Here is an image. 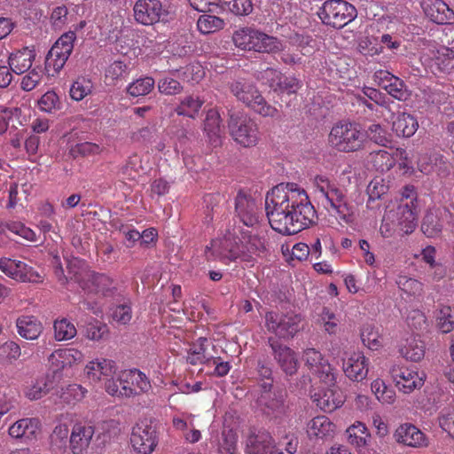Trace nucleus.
Masks as SVG:
<instances>
[{"label": "nucleus", "instance_id": "obj_1", "mask_svg": "<svg viewBox=\"0 0 454 454\" xmlns=\"http://www.w3.org/2000/svg\"><path fill=\"white\" fill-rule=\"evenodd\" d=\"M265 210L270 227L294 235L315 223L317 213L307 192L296 184H279L268 192Z\"/></svg>", "mask_w": 454, "mask_h": 454}, {"label": "nucleus", "instance_id": "obj_2", "mask_svg": "<svg viewBox=\"0 0 454 454\" xmlns=\"http://www.w3.org/2000/svg\"><path fill=\"white\" fill-rule=\"evenodd\" d=\"M315 193L325 208L333 213L340 220L350 223L354 220V208L348 202L345 191L325 176H316Z\"/></svg>", "mask_w": 454, "mask_h": 454}, {"label": "nucleus", "instance_id": "obj_3", "mask_svg": "<svg viewBox=\"0 0 454 454\" xmlns=\"http://www.w3.org/2000/svg\"><path fill=\"white\" fill-rule=\"evenodd\" d=\"M70 280L76 282L88 293L101 294L105 297L114 296L117 292V283L110 276L88 269L84 262L74 259L67 265Z\"/></svg>", "mask_w": 454, "mask_h": 454}, {"label": "nucleus", "instance_id": "obj_4", "mask_svg": "<svg viewBox=\"0 0 454 454\" xmlns=\"http://www.w3.org/2000/svg\"><path fill=\"white\" fill-rule=\"evenodd\" d=\"M229 88L238 101L242 102L255 114L270 118L278 115V110L266 101L252 82L239 79L231 82Z\"/></svg>", "mask_w": 454, "mask_h": 454}, {"label": "nucleus", "instance_id": "obj_5", "mask_svg": "<svg viewBox=\"0 0 454 454\" xmlns=\"http://www.w3.org/2000/svg\"><path fill=\"white\" fill-rule=\"evenodd\" d=\"M328 141L333 148L340 152H356L363 148L366 141V134L359 124L339 122L332 128Z\"/></svg>", "mask_w": 454, "mask_h": 454}, {"label": "nucleus", "instance_id": "obj_6", "mask_svg": "<svg viewBox=\"0 0 454 454\" xmlns=\"http://www.w3.org/2000/svg\"><path fill=\"white\" fill-rule=\"evenodd\" d=\"M356 14L355 6L345 0H327L317 12L325 25L338 29L355 20Z\"/></svg>", "mask_w": 454, "mask_h": 454}, {"label": "nucleus", "instance_id": "obj_7", "mask_svg": "<svg viewBox=\"0 0 454 454\" xmlns=\"http://www.w3.org/2000/svg\"><path fill=\"white\" fill-rule=\"evenodd\" d=\"M135 20L144 26L168 23L175 15L160 0H137L133 7Z\"/></svg>", "mask_w": 454, "mask_h": 454}, {"label": "nucleus", "instance_id": "obj_8", "mask_svg": "<svg viewBox=\"0 0 454 454\" xmlns=\"http://www.w3.org/2000/svg\"><path fill=\"white\" fill-rule=\"evenodd\" d=\"M264 318L267 330L279 339H292L300 331L301 317L294 312L269 311Z\"/></svg>", "mask_w": 454, "mask_h": 454}, {"label": "nucleus", "instance_id": "obj_9", "mask_svg": "<svg viewBox=\"0 0 454 454\" xmlns=\"http://www.w3.org/2000/svg\"><path fill=\"white\" fill-rule=\"evenodd\" d=\"M228 126L231 137L243 147L255 146L260 140L259 127L249 117L232 114L230 117Z\"/></svg>", "mask_w": 454, "mask_h": 454}, {"label": "nucleus", "instance_id": "obj_10", "mask_svg": "<svg viewBox=\"0 0 454 454\" xmlns=\"http://www.w3.org/2000/svg\"><path fill=\"white\" fill-rule=\"evenodd\" d=\"M302 361L308 370L329 387H334L336 374L328 359L317 349L309 348L303 350Z\"/></svg>", "mask_w": 454, "mask_h": 454}, {"label": "nucleus", "instance_id": "obj_11", "mask_svg": "<svg viewBox=\"0 0 454 454\" xmlns=\"http://www.w3.org/2000/svg\"><path fill=\"white\" fill-rule=\"evenodd\" d=\"M245 250L242 244L235 239H223L212 240L210 246L205 249V256L207 261L219 259L220 261H235L240 258L243 261Z\"/></svg>", "mask_w": 454, "mask_h": 454}, {"label": "nucleus", "instance_id": "obj_12", "mask_svg": "<svg viewBox=\"0 0 454 454\" xmlns=\"http://www.w3.org/2000/svg\"><path fill=\"white\" fill-rule=\"evenodd\" d=\"M130 442L135 451L151 454L158 444V435L154 427L146 421L137 423L130 435Z\"/></svg>", "mask_w": 454, "mask_h": 454}, {"label": "nucleus", "instance_id": "obj_13", "mask_svg": "<svg viewBox=\"0 0 454 454\" xmlns=\"http://www.w3.org/2000/svg\"><path fill=\"white\" fill-rule=\"evenodd\" d=\"M407 159V153L402 148L380 149L371 152L367 156V164L379 172L390 170L397 162Z\"/></svg>", "mask_w": 454, "mask_h": 454}, {"label": "nucleus", "instance_id": "obj_14", "mask_svg": "<svg viewBox=\"0 0 454 454\" xmlns=\"http://www.w3.org/2000/svg\"><path fill=\"white\" fill-rule=\"evenodd\" d=\"M0 270L8 277L20 282L40 283L43 277L27 263L9 258L0 259Z\"/></svg>", "mask_w": 454, "mask_h": 454}, {"label": "nucleus", "instance_id": "obj_15", "mask_svg": "<svg viewBox=\"0 0 454 454\" xmlns=\"http://www.w3.org/2000/svg\"><path fill=\"white\" fill-rule=\"evenodd\" d=\"M395 386L404 394H410L415 389H419L425 382L424 374L418 371L405 367L396 366L391 371Z\"/></svg>", "mask_w": 454, "mask_h": 454}, {"label": "nucleus", "instance_id": "obj_16", "mask_svg": "<svg viewBox=\"0 0 454 454\" xmlns=\"http://www.w3.org/2000/svg\"><path fill=\"white\" fill-rule=\"evenodd\" d=\"M274 359L282 371L287 375H294L298 370V359L295 352L286 345L280 343L276 338L268 339Z\"/></svg>", "mask_w": 454, "mask_h": 454}, {"label": "nucleus", "instance_id": "obj_17", "mask_svg": "<svg viewBox=\"0 0 454 454\" xmlns=\"http://www.w3.org/2000/svg\"><path fill=\"white\" fill-rule=\"evenodd\" d=\"M452 217L451 212L446 207L429 209L421 224V231L428 238L439 236L443 229L445 221Z\"/></svg>", "mask_w": 454, "mask_h": 454}, {"label": "nucleus", "instance_id": "obj_18", "mask_svg": "<svg viewBox=\"0 0 454 454\" xmlns=\"http://www.w3.org/2000/svg\"><path fill=\"white\" fill-rule=\"evenodd\" d=\"M394 438L398 443L412 448L427 446L426 434L411 423L400 425L394 433Z\"/></svg>", "mask_w": 454, "mask_h": 454}, {"label": "nucleus", "instance_id": "obj_19", "mask_svg": "<svg viewBox=\"0 0 454 454\" xmlns=\"http://www.w3.org/2000/svg\"><path fill=\"white\" fill-rule=\"evenodd\" d=\"M115 372V362L102 357L90 361L84 368L87 378L94 383H102L105 380H109V377L114 376Z\"/></svg>", "mask_w": 454, "mask_h": 454}, {"label": "nucleus", "instance_id": "obj_20", "mask_svg": "<svg viewBox=\"0 0 454 454\" xmlns=\"http://www.w3.org/2000/svg\"><path fill=\"white\" fill-rule=\"evenodd\" d=\"M235 212L239 220L247 226H254L258 223L255 201L243 191H239L235 198Z\"/></svg>", "mask_w": 454, "mask_h": 454}, {"label": "nucleus", "instance_id": "obj_21", "mask_svg": "<svg viewBox=\"0 0 454 454\" xmlns=\"http://www.w3.org/2000/svg\"><path fill=\"white\" fill-rule=\"evenodd\" d=\"M286 398V392L283 389H278L272 393L262 394L258 402L265 414L279 418L285 415L287 410Z\"/></svg>", "mask_w": 454, "mask_h": 454}, {"label": "nucleus", "instance_id": "obj_22", "mask_svg": "<svg viewBox=\"0 0 454 454\" xmlns=\"http://www.w3.org/2000/svg\"><path fill=\"white\" fill-rule=\"evenodd\" d=\"M421 6L433 22L441 25L454 23V12L442 0H424Z\"/></svg>", "mask_w": 454, "mask_h": 454}, {"label": "nucleus", "instance_id": "obj_23", "mask_svg": "<svg viewBox=\"0 0 454 454\" xmlns=\"http://www.w3.org/2000/svg\"><path fill=\"white\" fill-rule=\"evenodd\" d=\"M95 434L93 426L75 424L69 437V448L73 454H83L89 448Z\"/></svg>", "mask_w": 454, "mask_h": 454}, {"label": "nucleus", "instance_id": "obj_24", "mask_svg": "<svg viewBox=\"0 0 454 454\" xmlns=\"http://www.w3.org/2000/svg\"><path fill=\"white\" fill-rule=\"evenodd\" d=\"M342 369L349 380L360 382L368 374V359L362 352H353L343 361Z\"/></svg>", "mask_w": 454, "mask_h": 454}, {"label": "nucleus", "instance_id": "obj_25", "mask_svg": "<svg viewBox=\"0 0 454 454\" xmlns=\"http://www.w3.org/2000/svg\"><path fill=\"white\" fill-rule=\"evenodd\" d=\"M121 384L129 386L132 390V396L147 393L151 390L152 386L148 377L138 369H129L121 371L119 374Z\"/></svg>", "mask_w": 454, "mask_h": 454}, {"label": "nucleus", "instance_id": "obj_26", "mask_svg": "<svg viewBox=\"0 0 454 454\" xmlns=\"http://www.w3.org/2000/svg\"><path fill=\"white\" fill-rule=\"evenodd\" d=\"M41 431V422L36 418H25L17 420L8 430L9 435L12 438L33 440L37 437Z\"/></svg>", "mask_w": 454, "mask_h": 454}, {"label": "nucleus", "instance_id": "obj_27", "mask_svg": "<svg viewBox=\"0 0 454 454\" xmlns=\"http://www.w3.org/2000/svg\"><path fill=\"white\" fill-rule=\"evenodd\" d=\"M83 358L84 356L82 351L76 348H61L55 350L50 355L49 363L55 371H59L79 364Z\"/></svg>", "mask_w": 454, "mask_h": 454}, {"label": "nucleus", "instance_id": "obj_28", "mask_svg": "<svg viewBox=\"0 0 454 454\" xmlns=\"http://www.w3.org/2000/svg\"><path fill=\"white\" fill-rule=\"evenodd\" d=\"M317 406L325 412H332L344 403L342 393L333 387H328L315 393L312 396Z\"/></svg>", "mask_w": 454, "mask_h": 454}, {"label": "nucleus", "instance_id": "obj_29", "mask_svg": "<svg viewBox=\"0 0 454 454\" xmlns=\"http://www.w3.org/2000/svg\"><path fill=\"white\" fill-rule=\"evenodd\" d=\"M272 446V437L265 430L253 429L247 435L246 447L247 454H267Z\"/></svg>", "mask_w": 454, "mask_h": 454}, {"label": "nucleus", "instance_id": "obj_30", "mask_svg": "<svg viewBox=\"0 0 454 454\" xmlns=\"http://www.w3.org/2000/svg\"><path fill=\"white\" fill-rule=\"evenodd\" d=\"M209 344L206 337H200L192 342L187 350L186 362L192 365L210 364L213 356L207 352Z\"/></svg>", "mask_w": 454, "mask_h": 454}, {"label": "nucleus", "instance_id": "obj_31", "mask_svg": "<svg viewBox=\"0 0 454 454\" xmlns=\"http://www.w3.org/2000/svg\"><path fill=\"white\" fill-rule=\"evenodd\" d=\"M204 131L206 132L209 142L217 146L221 144V137L223 133L222 119L217 109L212 108L207 112L204 121Z\"/></svg>", "mask_w": 454, "mask_h": 454}, {"label": "nucleus", "instance_id": "obj_32", "mask_svg": "<svg viewBox=\"0 0 454 454\" xmlns=\"http://www.w3.org/2000/svg\"><path fill=\"white\" fill-rule=\"evenodd\" d=\"M35 58V51L25 47L12 52L9 57L8 64L13 73L21 74L31 68Z\"/></svg>", "mask_w": 454, "mask_h": 454}, {"label": "nucleus", "instance_id": "obj_33", "mask_svg": "<svg viewBox=\"0 0 454 454\" xmlns=\"http://www.w3.org/2000/svg\"><path fill=\"white\" fill-rule=\"evenodd\" d=\"M419 128L417 119L410 114H398L392 123V129L398 137H411Z\"/></svg>", "mask_w": 454, "mask_h": 454}, {"label": "nucleus", "instance_id": "obj_34", "mask_svg": "<svg viewBox=\"0 0 454 454\" xmlns=\"http://www.w3.org/2000/svg\"><path fill=\"white\" fill-rule=\"evenodd\" d=\"M335 425L326 416H317L312 419L307 426L309 437L326 438L333 434Z\"/></svg>", "mask_w": 454, "mask_h": 454}, {"label": "nucleus", "instance_id": "obj_35", "mask_svg": "<svg viewBox=\"0 0 454 454\" xmlns=\"http://www.w3.org/2000/svg\"><path fill=\"white\" fill-rule=\"evenodd\" d=\"M18 333L27 340H36L42 331L43 325L40 321L33 316H22L16 322Z\"/></svg>", "mask_w": 454, "mask_h": 454}, {"label": "nucleus", "instance_id": "obj_36", "mask_svg": "<svg viewBox=\"0 0 454 454\" xmlns=\"http://www.w3.org/2000/svg\"><path fill=\"white\" fill-rule=\"evenodd\" d=\"M398 221L401 229L406 233H411L417 226V213L414 202L401 204L397 208Z\"/></svg>", "mask_w": 454, "mask_h": 454}, {"label": "nucleus", "instance_id": "obj_37", "mask_svg": "<svg viewBox=\"0 0 454 454\" xmlns=\"http://www.w3.org/2000/svg\"><path fill=\"white\" fill-rule=\"evenodd\" d=\"M258 29L244 27L236 30L232 35V41L236 47L245 51H254Z\"/></svg>", "mask_w": 454, "mask_h": 454}, {"label": "nucleus", "instance_id": "obj_38", "mask_svg": "<svg viewBox=\"0 0 454 454\" xmlns=\"http://www.w3.org/2000/svg\"><path fill=\"white\" fill-rule=\"evenodd\" d=\"M256 38L254 51L273 54L283 51V43L276 36L267 35L258 29Z\"/></svg>", "mask_w": 454, "mask_h": 454}, {"label": "nucleus", "instance_id": "obj_39", "mask_svg": "<svg viewBox=\"0 0 454 454\" xmlns=\"http://www.w3.org/2000/svg\"><path fill=\"white\" fill-rule=\"evenodd\" d=\"M399 352L406 360L419 362L424 357L425 345L422 340L411 337L406 340L404 345L401 346Z\"/></svg>", "mask_w": 454, "mask_h": 454}, {"label": "nucleus", "instance_id": "obj_40", "mask_svg": "<svg viewBox=\"0 0 454 454\" xmlns=\"http://www.w3.org/2000/svg\"><path fill=\"white\" fill-rule=\"evenodd\" d=\"M242 248L245 250L243 261L251 262L254 255L261 256L267 250L265 239L258 235H250L247 239L241 241Z\"/></svg>", "mask_w": 454, "mask_h": 454}, {"label": "nucleus", "instance_id": "obj_41", "mask_svg": "<svg viewBox=\"0 0 454 454\" xmlns=\"http://www.w3.org/2000/svg\"><path fill=\"white\" fill-rule=\"evenodd\" d=\"M204 101L198 96L189 95L184 97L175 108V112L178 115L194 119L201 109Z\"/></svg>", "mask_w": 454, "mask_h": 454}, {"label": "nucleus", "instance_id": "obj_42", "mask_svg": "<svg viewBox=\"0 0 454 454\" xmlns=\"http://www.w3.org/2000/svg\"><path fill=\"white\" fill-rule=\"evenodd\" d=\"M129 74V65L122 61L115 60L106 67L105 80L107 84L115 85L119 82L125 80Z\"/></svg>", "mask_w": 454, "mask_h": 454}, {"label": "nucleus", "instance_id": "obj_43", "mask_svg": "<svg viewBox=\"0 0 454 454\" xmlns=\"http://www.w3.org/2000/svg\"><path fill=\"white\" fill-rule=\"evenodd\" d=\"M395 283L402 292V296L405 294L407 298H416L422 294L423 284L413 278L400 275L397 277Z\"/></svg>", "mask_w": 454, "mask_h": 454}, {"label": "nucleus", "instance_id": "obj_44", "mask_svg": "<svg viewBox=\"0 0 454 454\" xmlns=\"http://www.w3.org/2000/svg\"><path fill=\"white\" fill-rule=\"evenodd\" d=\"M224 20L215 15L202 14L197 21L198 30L203 35L215 33L224 27Z\"/></svg>", "mask_w": 454, "mask_h": 454}, {"label": "nucleus", "instance_id": "obj_45", "mask_svg": "<svg viewBox=\"0 0 454 454\" xmlns=\"http://www.w3.org/2000/svg\"><path fill=\"white\" fill-rule=\"evenodd\" d=\"M237 16H247L254 9L251 0H220L219 7Z\"/></svg>", "mask_w": 454, "mask_h": 454}, {"label": "nucleus", "instance_id": "obj_46", "mask_svg": "<svg viewBox=\"0 0 454 454\" xmlns=\"http://www.w3.org/2000/svg\"><path fill=\"white\" fill-rule=\"evenodd\" d=\"M347 434L349 443L357 448L365 446L370 438L367 427L359 421L350 426L347 429Z\"/></svg>", "mask_w": 454, "mask_h": 454}, {"label": "nucleus", "instance_id": "obj_47", "mask_svg": "<svg viewBox=\"0 0 454 454\" xmlns=\"http://www.w3.org/2000/svg\"><path fill=\"white\" fill-rule=\"evenodd\" d=\"M154 79L151 76L138 78L130 82L127 88V93L131 97H140L149 94L154 88Z\"/></svg>", "mask_w": 454, "mask_h": 454}, {"label": "nucleus", "instance_id": "obj_48", "mask_svg": "<svg viewBox=\"0 0 454 454\" xmlns=\"http://www.w3.org/2000/svg\"><path fill=\"white\" fill-rule=\"evenodd\" d=\"M51 387L52 382L47 377H41L27 387L25 396L31 401L39 400L47 395Z\"/></svg>", "mask_w": 454, "mask_h": 454}, {"label": "nucleus", "instance_id": "obj_49", "mask_svg": "<svg viewBox=\"0 0 454 454\" xmlns=\"http://www.w3.org/2000/svg\"><path fill=\"white\" fill-rule=\"evenodd\" d=\"M434 61L440 71L450 73L454 68V49L440 47L434 54Z\"/></svg>", "mask_w": 454, "mask_h": 454}, {"label": "nucleus", "instance_id": "obj_50", "mask_svg": "<svg viewBox=\"0 0 454 454\" xmlns=\"http://www.w3.org/2000/svg\"><path fill=\"white\" fill-rule=\"evenodd\" d=\"M67 57L63 56L61 52L55 50H50L45 58L44 70L48 76H55L65 66Z\"/></svg>", "mask_w": 454, "mask_h": 454}, {"label": "nucleus", "instance_id": "obj_51", "mask_svg": "<svg viewBox=\"0 0 454 454\" xmlns=\"http://www.w3.org/2000/svg\"><path fill=\"white\" fill-rule=\"evenodd\" d=\"M53 328L54 337L58 341L69 340L77 333L74 325L66 318L56 320Z\"/></svg>", "mask_w": 454, "mask_h": 454}, {"label": "nucleus", "instance_id": "obj_52", "mask_svg": "<svg viewBox=\"0 0 454 454\" xmlns=\"http://www.w3.org/2000/svg\"><path fill=\"white\" fill-rule=\"evenodd\" d=\"M93 85L90 79L85 77H79L75 82H73L69 94L72 99L80 101L86 96L90 94Z\"/></svg>", "mask_w": 454, "mask_h": 454}, {"label": "nucleus", "instance_id": "obj_53", "mask_svg": "<svg viewBox=\"0 0 454 454\" xmlns=\"http://www.w3.org/2000/svg\"><path fill=\"white\" fill-rule=\"evenodd\" d=\"M104 383L105 389L107 394L116 397H130L132 396V390L129 386L126 384H121L119 378L117 380L113 377H109V380H105Z\"/></svg>", "mask_w": 454, "mask_h": 454}, {"label": "nucleus", "instance_id": "obj_54", "mask_svg": "<svg viewBox=\"0 0 454 454\" xmlns=\"http://www.w3.org/2000/svg\"><path fill=\"white\" fill-rule=\"evenodd\" d=\"M87 392V389L79 384H70L62 388L60 398L66 403H74L82 401Z\"/></svg>", "mask_w": 454, "mask_h": 454}, {"label": "nucleus", "instance_id": "obj_55", "mask_svg": "<svg viewBox=\"0 0 454 454\" xmlns=\"http://www.w3.org/2000/svg\"><path fill=\"white\" fill-rule=\"evenodd\" d=\"M366 139L369 138L375 144L382 146H386L387 144L391 142V136L387 131L380 124H371L366 130Z\"/></svg>", "mask_w": 454, "mask_h": 454}, {"label": "nucleus", "instance_id": "obj_56", "mask_svg": "<svg viewBox=\"0 0 454 454\" xmlns=\"http://www.w3.org/2000/svg\"><path fill=\"white\" fill-rule=\"evenodd\" d=\"M76 38L75 33L69 31L62 35L52 45L51 50L61 52L63 56L69 58L74 49V42Z\"/></svg>", "mask_w": 454, "mask_h": 454}, {"label": "nucleus", "instance_id": "obj_57", "mask_svg": "<svg viewBox=\"0 0 454 454\" xmlns=\"http://www.w3.org/2000/svg\"><path fill=\"white\" fill-rule=\"evenodd\" d=\"M438 422L440 427L454 438V405L449 404L440 411Z\"/></svg>", "mask_w": 454, "mask_h": 454}, {"label": "nucleus", "instance_id": "obj_58", "mask_svg": "<svg viewBox=\"0 0 454 454\" xmlns=\"http://www.w3.org/2000/svg\"><path fill=\"white\" fill-rule=\"evenodd\" d=\"M108 334L109 328L105 323L95 321L86 325L85 336L90 340L98 341L105 340L108 337Z\"/></svg>", "mask_w": 454, "mask_h": 454}, {"label": "nucleus", "instance_id": "obj_59", "mask_svg": "<svg viewBox=\"0 0 454 454\" xmlns=\"http://www.w3.org/2000/svg\"><path fill=\"white\" fill-rule=\"evenodd\" d=\"M181 76L185 82L198 83L205 76V70L200 63L192 62L182 69Z\"/></svg>", "mask_w": 454, "mask_h": 454}, {"label": "nucleus", "instance_id": "obj_60", "mask_svg": "<svg viewBox=\"0 0 454 454\" xmlns=\"http://www.w3.org/2000/svg\"><path fill=\"white\" fill-rule=\"evenodd\" d=\"M281 72L274 68H266L257 74V80L262 84L268 85L271 90L276 91L279 89Z\"/></svg>", "mask_w": 454, "mask_h": 454}, {"label": "nucleus", "instance_id": "obj_61", "mask_svg": "<svg viewBox=\"0 0 454 454\" xmlns=\"http://www.w3.org/2000/svg\"><path fill=\"white\" fill-rule=\"evenodd\" d=\"M385 90L390 96L400 101L406 100L409 97L406 84L397 76H395L392 81L386 85Z\"/></svg>", "mask_w": 454, "mask_h": 454}, {"label": "nucleus", "instance_id": "obj_62", "mask_svg": "<svg viewBox=\"0 0 454 454\" xmlns=\"http://www.w3.org/2000/svg\"><path fill=\"white\" fill-rule=\"evenodd\" d=\"M313 39L310 35L294 33L289 35V43L293 45L300 49L303 55H308L312 53L314 51V46L311 44L313 43Z\"/></svg>", "mask_w": 454, "mask_h": 454}, {"label": "nucleus", "instance_id": "obj_63", "mask_svg": "<svg viewBox=\"0 0 454 454\" xmlns=\"http://www.w3.org/2000/svg\"><path fill=\"white\" fill-rule=\"evenodd\" d=\"M363 343L372 350H377L381 343L380 337L377 330L372 325H365L361 332Z\"/></svg>", "mask_w": 454, "mask_h": 454}, {"label": "nucleus", "instance_id": "obj_64", "mask_svg": "<svg viewBox=\"0 0 454 454\" xmlns=\"http://www.w3.org/2000/svg\"><path fill=\"white\" fill-rule=\"evenodd\" d=\"M101 148L98 144L83 142L76 144L70 149V154L74 158L78 156L86 157L100 153Z\"/></svg>", "mask_w": 454, "mask_h": 454}]
</instances>
